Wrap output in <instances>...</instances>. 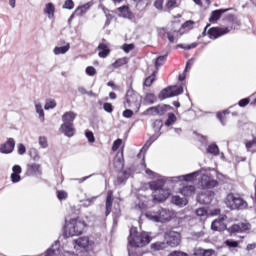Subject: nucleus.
<instances>
[{
	"instance_id": "nucleus-1",
	"label": "nucleus",
	"mask_w": 256,
	"mask_h": 256,
	"mask_svg": "<svg viewBox=\"0 0 256 256\" xmlns=\"http://www.w3.org/2000/svg\"><path fill=\"white\" fill-rule=\"evenodd\" d=\"M151 243V236L147 232L138 233L137 228L132 227L130 229V235L128 237V247H145Z\"/></svg>"
},
{
	"instance_id": "nucleus-2",
	"label": "nucleus",
	"mask_w": 256,
	"mask_h": 256,
	"mask_svg": "<svg viewBox=\"0 0 256 256\" xmlns=\"http://www.w3.org/2000/svg\"><path fill=\"white\" fill-rule=\"evenodd\" d=\"M145 217L155 223H167L173 217V214L168 209L159 208L156 211L146 212Z\"/></svg>"
},
{
	"instance_id": "nucleus-3",
	"label": "nucleus",
	"mask_w": 256,
	"mask_h": 256,
	"mask_svg": "<svg viewBox=\"0 0 256 256\" xmlns=\"http://www.w3.org/2000/svg\"><path fill=\"white\" fill-rule=\"evenodd\" d=\"M225 205L232 211H243L247 209V201L235 194L230 193L226 196Z\"/></svg>"
},
{
	"instance_id": "nucleus-4",
	"label": "nucleus",
	"mask_w": 256,
	"mask_h": 256,
	"mask_svg": "<svg viewBox=\"0 0 256 256\" xmlns=\"http://www.w3.org/2000/svg\"><path fill=\"white\" fill-rule=\"evenodd\" d=\"M124 107L126 109L131 108L139 111L141 108V95L135 92V90L129 89L125 96Z\"/></svg>"
},
{
	"instance_id": "nucleus-5",
	"label": "nucleus",
	"mask_w": 256,
	"mask_h": 256,
	"mask_svg": "<svg viewBox=\"0 0 256 256\" xmlns=\"http://www.w3.org/2000/svg\"><path fill=\"white\" fill-rule=\"evenodd\" d=\"M85 229V222L78 221L77 219H71L65 226L64 231L68 237H75L82 235Z\"/></svg>"
},
{
	"instance_id": "nucleus-6",
	"label": "nucleus",
	"mask_w": 256,
	"mask_h": 256,
	"mask_svg": "<svg viewBox=\"0 0 256 256\" xmlns=\"http://www.w3.org/2000/svg\"><path fill=\"white\" fill-rule=\"evenodd\" d=\"M183 93V86H169L163 89L159 93V99H169V97H177V95H181Z\"/></svg>"
},
{
	"instance_id": "nucleus-7",
	"label": "nucleus",
	"mask_w": 256,
	"mask_h": 256,
	"mask_svg": "<svg viewBox=\"0 0 256 256\" xmlns=\"http://www.w3.org/2000/svg\"><path fill=\"white\" fill-rule=\"evenodd\" d=\"M167 246L179 247L181 245V233L176 231H169L165 234Z\"/></svg>"
},
{
	"instance_id": "nucleus-8",
	"label": "nucleus",
	"mask_w": 256,
	"mask_h": 256,
	"mask_svg": "<svg viewBox=\"0 0 256 256\" xmlns=\"http://www.w3.org/2000/svg\"><path fill=\"white\" fill-rule=\"evenodd\" d=\"M250 230H251V224L245 223V222L233 224L232 226L227 228V231L230 235H235L236 233H245Z\"/></svg>"
},
{
	"instance_id": "nucleus-9",
	"label": "nucleus",
	"mask_w": 256,
	"mask_h": 256,
	"mask_svg": "<svg viewBox=\"0 0 256 256\" xmlns=\"http://www.w3.org/2000/svg\"><path fill=\"white\" fill-rule=\"evenodd\" d=\"M199 185L201 189H213L219 185V182L209 175H202L201 179L199 180Z\"/></svg>"
},
{
	"instance_id": "nucleus-10",
	"label": "nucleus",
	"mask_w": 256,
	"mask_h": 256,
	"mask_svg": "<svg viewBox=\"0 0 256 256\" xmlns=\"http://www.w3.org/2000/svg\"><path fill=\"white\" fill-rule=\"evenodd\" d=\"M231 29L229 27L221 28V27H212L208 30V35L210 39H219V37H223V35H227Z\"/></svg>"
},
{
	"instance_id": "nucleus-11",
	"label": "nucleus",
	"mask_w": 256,
	"mask_h": 256,
	"mask_svg": "<svg viewBox=\"0 0 256 256\" xmlns=\"http://www.w3.org/2000/svg\"><path fill=\"white\" fill-rule=\"evenodd\" d=\"M15 151V139L8 138L3 144H0V153L3 155H9Z\"/></svg>"
},
{
	"instance_id": "nucleus-12",
	"label": "nucleus",
	"mask_w": 256,
	"mask_h": 256,
	"mask_svg": "<svg viewBox=\"0 0 256 256\" xmlns=\"http://www.w3.org/2000/svg\"><path fill=\"white\" fill-rule=\"evenodd\" d=\"M227 219V216H222L218 219H215L211 224L212 231H227V224L225 223V220Z\"/></svg>"
},
{
	"instance_id": "nucleus-13",
	"label": "nucleus",
	"mask_w": 256,
	"mask_h": 256,
	"mask_svg": "<svg viewBox=\"0 0 256 256\" xmlns=\"http://www.w3.org/2000/svg\"><path fill=\"white\" fill-rule=\"evenodd\" d=\"M214 197H215V192L206 191V192H202L198 195L197 201L201 205H209L211 203V201H213Z\"/></svg>"
},
{
	"instance_id": "nucleus-14",
	"label": "nucleus",
	"mask_w": 256,
	"mask_h": 256,
	"mask_svg": "<svg viewBox=\"0 0 256 256\" xmlns=\"http://www.w3.org/2000/svg\"><path fill=\"white\" fill-rule=\"evenodd\" d=\"M200 173H201V171H196V172L186 174V175L174 176V177L170 178V181H172V183H178V181H195V178Z\"/></svg>"
},
{
	"instance_id": "nucleus-15",
	"label": "nucleus",
	"mask_w": 256,
	"mask_h": 256,
	"mask_svg": "<svg viewBox=\"0 0 256 256\" xmlns=\"http://www.w3.org/2000/svg\"><path fill=\"white\" fill-rule=\"evenodd\" d=\"M170 193L169 190H158L157 192H154L153 194V200L157 201L158 203H163V201H166L169 197Z\"/></svg>"
},
{
	"instance_id": "nucleus-16",
	"label": "nucleus",
	"mask_w": 256,
	"mask_h": 256,
	"mask_svg": "<svg viewBox=\"0 0 256 256\" xmlns=\"http://www.w3.org/2000/svg\"><path fill=\"white\" fill-rule=\"evenodd\" d=\"M76 118L77 113L73 111L65 112L62 116L63 125H73Z\"/></svg>"
},
{
	"instance_id": "nucleus-17",
	"label": "nucleus",
	"mask_w": 256,
	"mask_h": 256,
	"mask_svg": "<svg viewBox=\"0 0 256 256\" xmlns=\"http://www.w3.org/2000/svg\"><path fill=\"white\" fill-rule=\"evenodd\" d=\"M149 187L152 191H161L165 187V179H158L149 183Z\"/></svg>"
},
{
	"instance_id": "nucleus-18",
	"label": "nucleus",
	"mask_w": 256,
	"mask_h": 256,
	"mask_svg": "<svg viewBox=\"0 0 256 256\" xmlns=\"http://www.w3.org/2000/svg\"><path fill=\"white\" fill-rule=\"evenodd\" d=\"M60 129L66 137H73V135H75V127L73 124H62Z\"/></svg>"
},
{
	"instance_id": "nucleus-19",
	"label": "nucleus",
	"mask_w": 256,
	"mask_h": 256,
	"mask_svg": "<svg viewBox=\"0 0 256 256\" xmlns=\"http://www.w3.org/2000/svg\"><path fill=\"white\" fill-rule=\"evenodd\" d=\"M113 208V192L108 191L107 197H106V217H109L111 215V209Z\"/></svg>"
},
{
	"instance_id": "nucleus-20",
	"label": "nucleus",
	"mask_w": 256,
	"mask_h": 256,
	"mask_svg": "<svg viewBox=\"0 0 256 256\" xmlns=\"http://www.w3.org/2000/svg\"><path fill=\"white\" fill-rule=\"evenodd\" d=\"M225 21H227V23H231V29H237V27H239L241 25V21L238 20L237 16L233 15V14H228L225 17Z\"/></svg>"
},
{
	"instance_id": "nucleus-21",
	"label": "nucleus",
	"mask_w": 256,
	"mask_h": 256,
	"mask_svg": "<svg viewBox=\"0 0 256 256\" xmlns=\"http://www.w3.org/2000/svg\"><path fill=\"white\" fill-rule=\"evenodd\" d=\"M230 9H218V10H214L211 12L209 21L213 22V21H219L221 19V15H223V13H227V11H229Z\"/></svg>"
},
{
	"instance_id": "nucleus-22",
	"label": "nucleus",
	"mask_w": 256,
	"mask_h": 256,
	"mask_svg": "<svg viewBox=\"0 0 256 256\" xmlns=\"http://www.w3.org/2000/svg\"><path fill=\"white\" fill-rule=\"evenodd\" d=\"M89 9H91V3H86L76 8L74 11V15L81 17V15H85V13H87Z\"/></svg>"
},
{
	"instance_id": "nucleus-23",
	"label": "nucleus",
	"mask_w": 256,
	"mask_h": 256,
	"mask_svg": "<svg viewBox=\"0 0 256 256\" xmlns=\"http://www.w3.org/2000/svg\"><path fill=\"white\" fill-rule=\"evenodd\" d=\"M167 243L165 241L162 242H154L150 245L151 251L157 252V251H163L164 249H167Z\"/></svg>"
},
{
	"instance_id": "nucleus-24",
	"label": "nucleus",
	"mask_w": 256,
	"mask_h": 256,
	"mask_svg": "<svg viewBox=\"0 0 256 256\" xmlns=\"http://www.w3.org/2000/svg\"><path fill=\"white\" fill-rule=\"evenodd\" d=\"M27 173L28 175H37V173H41V164H28Z\"/></svg>"
},
{
	"instance_id": "nucleus-25",
	"label": "nucleus",
	"mask_w": 256,
	"mask_h": 256,
	"mask_svg": "<svg viewBox=\"0 0 256 256\" xmlns=\"http://www.w3.org/2000/svg\"><path fill=\"white\" fill-rule=\"evenodd\" d=\"M180 193L184 197H191V195H195V187L193 185L184 186L180 189Z\"/></svg>"
},
{
	"instance_id": "nucleus-26",
	"label": "nucleus",
	"mask_w": 256,
	"mask_h": 256,
	"mask_svg": "<svg viewBox=\"0 0 256 256\" xmlns=\"http://www.w3.org/2000/svg\"><path fill=\"white\" fill-rule=\"evenodd\" d=\"M172 203L178 207H185L189 201L185 197L181 198L180 196H173Z\"/></svg>"
},
{
	"instance_id": "nucleus-27",
	"label": "nucleus",
	"mask_w": 256,
	"mask_h": 256,
	"mask_svg": "<svg viewBox=\"0 0 256 256\" xmlns=\"http://www.w3.org/2000/svg\"><path fill=\"white\" fill-rule=\"evenodd\" d=\"M69 49H71V45L67 43L65 46H56L53 50V53L54 55H65Z\"/></svg>"
},
{
	"instance_id": "nucleus-28",
	"label": "nucleus",
	"mask_w": 256,
	"mask_h": 256,
	"mask_svg": "<svg viewBox=\"0 0 256 256\" xmlns=\"http://www.w3.org/2000/svg\"><path fill=\"white\" fill-rule=\"evenodd\" d=\"M215 253V250L213 249H196L193 253V256H212Z\"/></svg>"
},
{
	"instance_id": "nucleus-29",
	"label": "nucleus",
	"mask_w": 256,
	"mask_h": 256,
	"mask_svg": "<svg viewBox=\"0 0 256 256\" xmlns=\"http://www.w3.org/2000/svg\"><path fill=\"white\" fill-rule=\"evenodd\" d=\"M117 11L120 13V17H125L126 19H130V17L133 15L128 6H121L117 9Z\"/></svg>"
},
{
	"instance_id": "nucleus-30",
	"label": "nucleus",
	"mask_w": 256,
	"mask_h": 256,
	"mask_svg": "<svg viewBox=\"0 0 256 256\" xmlns=\"http://www.w3.org/2000/svg\"><path fill=\"white\" fill-rule=\"evenodd\" d=\"M159 138V135H153L152 137H150V139L146 142V144L144 145V147L140 150V153L137 155L138 159H141L142 154L143 153V149H149V147H151V145H153L154 141H157V139Z\"/></svg>"
},
{
	"instance_id": "nucleus-31",
	"label": "nucleus",
	"mask_w": 256,
	"mask_h": 256,
	"mask_svg": "<svg viewBox=\"0 0 256 256\" xmlns=\"http://www.w3.org/2000/svg\"><path fill=\"white\" fill-rule=\"evenodd\" d=\"M76 245L81 249H87L89 247V238L87 237H80L75 240Z\"/></svg>"
},
{
	"instance_id": "nucleus-32",
	"label": "nucleus",
	"mask_w": 256,
	"mask_h": 256,
	"mask_svg": "<svg viewBox=\"0 0 256 256\" xmlns=\"http://www.w3.org/2000/svg\"><path fill=\"white\" fill-rule=\"evenodd\" d=\"M128 63H129V58L127 57L119 58L114 63H112V67H114V69H119V67H123V65H127Z\"/></svg>"
},
{
	"instance_id": "nucleus-33",
	"label": "nucleus",
	"mask_w": 256,
	"mask_h": 256,
	"mask_svg": "<svg viewBox=\"0 0 256 256\" xmlns=\"http://www.w3.org/2000/svg\"><path fill=\"white\" fill-rule=\"evenodd\" d=\"M123 167H125V162H123V157H118L114 159V168L116 171H123Z\"/></svg>"
},
{
	"instance_id": "nucleus-34",
	"label": "nucleus",
	"mask_w": 256,
	"mask_h": 256,
	"mask_svg": "<svg viewBox=\"0 0 256 256\" xmlns=\"http://www.w3.org/2000/svg\"><path fill=\"white\" fill-rule=\"evenodd\" d=\"M167 57H169V53H166L163 56H158L155 61V67L156 69H159V67L165 65V61H167Z\"/></svg>"
},
{
	"instance_id": "nucleus-35",
	"label": "nucleus",
	"mask_w": 256,
	"mask_h": 256,
	"mask_svg": "<svg viewBox=\"0 0 256 256\" xmlns=\"http://www.w3.org/2000/svg\"><path fill=\"white\" fill-rule=\"evenodd\" d=\"M152 128L155 131V133H159L161 129H163V120L161 119H156L152 121Z\"/></svg>"
},
{
	"instance_id": "nucleus-36",
	"label": "nucleus",
	"mask_w": 256,
	"mask_h": 256,
	"mask_svg": "<svg viewBox=\"0 0 256 256\" xmlns=\"http://www.w3.org/2000/svg\"><path fill=\"white\" fill-rule=\"evenodd\" d=\"M169 109H171V106L164 104V105H158L157 106V115H159V117H163V115H165V113H167V111H169Z\"/></svg>"
},
{
	"instance_id": "nucleus-37",
	"label": "nucleus",
	"mask_w": 256,
	"mask_h": 256,
	"mask_svg": "<svg viewBox=\"0 0 256 256\" xmlns=\"http://www.w3.org/2000/svg\"><path fill=\"white\" fill-rule=\"evenodd\" d=\"M138 11H143L149 5V0H133Z\"/></svg>"
},
{
	"instance_id": "nucleus-38",
	"label": "nucleus",
	"mask_w": 256,
	"mask_h": 256,
	"mask_svg": "<svg viewBox=\"0 0 256 256\" xmlns=\"http://www.w3.org/2000/svg\"><path fill=\"white\" fill-rule=\"evenodd\" d=\"M36 113L39 115L40 121L43 123L45 121V111L43 110V106L41 104L35 105Z\"/></svg>"
},
{
	"instance_id": "nucleus-39",
	"label": "nucleus",
	"mask_w": 256,
	"mask_h": 256,
	"mask_svg": "<svg viewBox=\"0 0 256 256\" xmlns=\"http://www.w3.org/2000/svg\"><path fill=\"white\" fill-rule=\"evenodd\" d=\"M206 151L210 155L217 156L219 155V146H217V144H210Z\"/></svg>"
},
{
	"instance_id": "nucleus-40",
	"label": "nucleus",
	"mask_w": 256,
	"mask_h": 256,
	"mask_svg": "<svg viewBox=\"0 0 256 256\" xmlns=\"http://www.w3.org/2000/svg\"><path fill=\"white\" fill-rule=\"evenodd\" d=\"M177 122V116H175L173 113L168 114V119L165 121L166 127H171V125H175Z\"/></svg>"
},
{
	"instance_id": "nucleus-41",
	"label": "nucleus",
	"mask_w": 256,
	"mask_h": 256,
	"mask_svg": "<svg viewBox=\"0 0 256 256\" xmlns=\"http://www.w3.org/2000/svg\"><path fill=\"white\" fill-rule=\"evenodd\" d=\"M44 13H46V15H49V17L55 15V6L53 5V3L46 4Z\"/></svg>"
},
{
	"instance_id": "nucleus-42",
	"label": "nucleus",
	"mask_w": 256,
	"mask_h": 256,
	"mask_svg": "<svg viewBox=\"0 0 256 256\" xmlns=\"http://www.w3.org/2000/svg\"><path fill=\"white\" fill-rule=\"evenodd\" d=\"M29 155L33 161H39L41 159V156L39 155V150L37 148H31L29 151Z\"/></svg>"
},
{
	"instance_id": "nucleus-43",
	"label": "nucleus",
	"mask_w": 256,
	"mask_h": 256,
	"mask_svg": "<svg viewBox=\"0 0 256 256\" xmlns=\"http://www.w3.org/2000/svg\"><path fill=\"white\" fill-rule=\"evenodd\" d=\"M155 101H157V96H155V94H153V93L146 94L145 103H148V105H153V103H155Z\"/></svg>"
},
{
	"instance_id": "nucleus-44",
	"label": "nucleus",
	"mask_w": 256,
	"mask_h": 256,
	"mask_svg": "<svg viewBox=\"0 0 256 256\" xmlns=\"http://www.w3.org/2000/svg\"><path fill=\"white\" fill-rule=\"evenodd\" d=\"M197 42H194L192 44H189V45H183V44H178L176 46V49H185V51H189L191 49H195V47H197Z\"/></svg>"
},
{
	"instance_id": "nucleus-45",
	"label": "nucleus",
	"mask_w": 256,
	"mask_h": 256,
	"mask_svg": "<svg viewBox=\"0 0 256 256\" xmlns=\"http://www.w3.org/2000/svg\"><path fill=\"white\" fill-rule=\"evenodd\" d=\"M57 107V102L55 100H47L44 106V109L46 111H49V109H55Z\"/></svg>"
},
{
	"instance_id": "nucleus-46",
	"label": "nucleus",
	"mask_w": 256,
	"mask_h": 256,
	"mask_svg": "<svg viewBox=\"0 0 256 256\" xmlns=\"http://www.w3.org/2000/svg\"><path fill=\"white\" fill-rule=\"evenodd\" d=\"M38 143L42 149H47V147H49V142H47V137L45 136H40Z\"/></svg>"
},
{
	"instance_id": "nucleus-47",
	"label": "nucleus",
	"mask_w": 256,
	"mask_h": 256,
	"mask_svg": "<svg viewBox=\"0 0 256 256\" xmlns=\"http://www.w3.org/2000/svg\"><path fill=\"white\" fill-rule=\"evenodd\" d=\"M154 82H155V73H153L152 75L148 76L145 79L144 85L145 87H151V85H153Z\"/></svg>"
},
{
	"instance_id": "nucleus-48",
	"label": "nucleus",
	"mask_w": 256,
	"mask_h": 256,
	"mask_svg": "<svg viewBox=\"0 0 256 256\" xmlns=\"http://www.w3.org/2000/svg\"><path fill=\"white\" fill-rule=\"evenodd\" d=\"M62 7L63 9H68V10L75 9V2H73V0H66Z\"/></svg>"
},
{
	"instance_id": "nucleus-49",
	"label": "nucleus",
	"mask_w": 256,
	"mask_h": 256,
	"mask_svg": "<svg viewBox=\"0 0 256 256\" xmlns=\"http://www.w3.org/2000/svg\"><path fill=\"white\" fill-rule=\"evenodd\" d=\"M86 75H89V77H95V75H97V69L93 66H88L86 68Z\"/></svg>"
},
{
	"instance_id": "nucleus-50",
	"label": "nucleus",
	"mask_w": 256,
	"mask_h": 256,
	"mask_svg": "<svg viewBox=\"0 0 256 256\" xmlns=\"http://www.w3.org/2000/svg\"><path fill=\"white\" fill-rule=\"evenodd\" d=\"M124 53H131L135 49V44H124L122 46Z\"/></svg>"
},
{
	"instance_id": "nucleus-51",
	"label": "nucleus",
	"mask_w": 256,
	"mask_h": 256,
	"mask_svg": "<svg viewBox=\"0 0 256 256\" xmlns=\"http://www.w3.org/2000/svg\"><path fill=\"white\" fill-rule=\"evenodd\" d=\"M122 143H123V140L120 139V138H118L117 140H115V141L113 142V145H112V151H117V150L119 149V147H121Z\"/></svg>"
},
{
	"instance_id": "nucleus-52",
	"label": "nucleus",
	"mask_w": 256,
	"mask_h": 256,
	"mask_svg": "<svg viewBox=\"0 0 256 256\" xmlns=\"http://www.w3.org/2000/svg\"><path fill=\"white\" fill-rule=\"evenodd\" d=\"M177 7V0H168L166 3V9H175Z\"/></svg>"
},
{
	"instance_id": "nucleus-53",
	"label": "nucleus",
	"mask_w": 256,
	"mask_h": 256,
	"mask_svg": "<svg viewBox=\"0 0 256 256\" xmlns=\"http://www.w3.org/2000/svg\"><path fill=\"white\" fill-rule=\"evenodd\" d=\"M103 109L106 113H113V104L106 102L103 104Z\"/></svg>"
},
{
	"instance_id": "nucleus-54",
	"label": "nucleus",
	"mask_w": 256,
	"mask_h": 256,
	"mask_svg": "<svg viewBox=\"0 0 256 256\" xmlns=\"http://www.w3.org/2000/svg\"><path fill=\"white\" fill-rule=\"evenodd\" d=\"M196 215L198 217H207V209H205V208H198L196 210Z\"/></svg>"
},
{
	"instance_id": "nucleus-55",
	"label": "nucleus",
	"mask_w": 256,
	"mask_h": 256,
	"mask_svg": "<svg viewBox=\"0 0 256 256\" xmlns=\"http://www.w3.org/2000/svg\"><path fill=\"white\" fill-rule=\"evenodd\" d=\"M53 247H55V245H52L51 248L46 250V252L44 253V256H55V255H57V250L53 249Z\"/></svg>"
},
{
	"instance_id": "nucleus-56",
	"label": "nucleus",
	"mask_w": 256,
	"mask_h": 256,
	"mask_svg": "<svg viewBox=\"0 0 256 256\" xmlns=\"http://www.w3.org/2000/svg\"><path fill=\"white\" fill-rule=\"evenodd\" d=\"M57 197L59 201H63V199H67V192L63 190L57 191Z\"/></svg>"
},
{
	"instance_id": "nucleus-57",
	"label": "nucleus",
	"mask_w": 256,
	"mask_h": 256,
	"mask_svg": "<svg viewBox=\"0 0 256 256\" xmlns=\"http://www.w3.org/2000/svg\"><path fill=\"white\" fill-rule=\"evenodd\" d=\"M123 117H125L126 119H131V117H133V110L131 109H126L123 111L122 113Z\"/></svg>"
},
{
	"instance_id": "nucleus-58",
	"label": "nucleus",
	"mask_w": 256,
	"mask_h": 256,
	"mask_svg": "<svg viewBox=\"0 0 256 256\" xmlns=\"http://www.w3.org/2000/svg\"><path fill=\"white\" fill-rule=\"evenodd\" d=\"M85 135H86L89 143H95V136L93 135V132L86 131Z\"/></svg>"
},
{
	"instance_id": "nucleus-59",
	"label": "nucleus",
	"mask_w": 256,
	"mask_h": 256,
	"mask_svg": "<svg viewBox=\"0 0 256 256\" xmlns=\"http://www.w3.org/2000/svg\"><path fill=\"white\" fill-rule=\"evenodd\" d=\"M146 115H157V106L150 107L146 110Z\"/></svg>"
},
{
	"instance_id": "nucleus-60",
	"label": "nucleus",
	"mask_w": 256,
	"mask_h": 256,
	"mask_svg": "<svg viewBox=\"0 0 256 256\" xmlns=\"http://www.w3.org/2000/svg\"><path fill=\"white\" fill-rule=\"evenodd\" d=\"M27 148L23 144H18V155H25Z\"/></svg>"
},
{
	"instance_id": "nucleus-61",
	"label": "nucleus",
	"mask_w": 256,
	"mask_h": 256,
	"mask_svg": "<svg viewBox=\"0 0 256 256\" xmlns=\"http://www.w3.org/2000/svg\"><path fill=\"white\" fill-rule=\"evenodd\" d=\"M246 149H252L254 145H256V137L253 138V140L246 142Z\"/></svg>"
},
{
	"instance_id": "nucleus-62",
	"label": "nucleus",
	"mask_w": 256,
	"mask_h": 256,
	"mask_svg": "<svg viewBox=\"0 0 256 256\" xmlns=\"http://www.w3.org/2000/svg\"><path fill=\"white\" fill-rule=\"evenodd\" d=\"M11 181L12 183H19L21 181V176L19 174H11Z\"/></svg>"
},
{
	"instance_id": "nucleus-63",
	"label": "nucleus",
	"mask_w": 256,
	"mask_h": 256,
	"mask_svg": "<svg viewBox=\"0 0 256 256\" xmlns=\"http://www.w3.org/2000/svg\"><path fill=\"white\" fill-rule=\"evenodd\" d=\"M168 256H189V254L181 251H173Z\"/></svg>"
},
{
	"instance_id": "nucleus-64",
	"label": "nucleus",
	"mask_w": 256,
	"mask_h": 256,
	"mask_svg": "<svg viewBox=\"0 0 256 256\" xmlns=\"http://www.w3.org/2000/svg\"><path fill=\"white\" fill-rule=\"evenodd\" d=\"M250 102L249 98L241 99L238 102L239 107H247V104Z\"/></svg>"
}]
</instances>
